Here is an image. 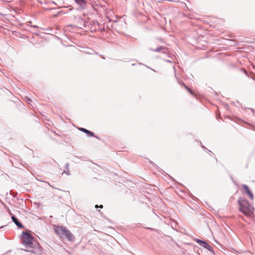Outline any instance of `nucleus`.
I'll list each match as a JSON object with an SVG mask.
<instances>
[{"label": "nucleus", "instance_id": "1", "mask_svg": "<svg viewBox=\"0 0 255 255\" xmlns=\"http://www.w3.org/2000/svg\"><path fill=\"white\" fill-rule=\"evenodd\" d=\"M54 229L56 234H57L60 238H66L70 242L74 240V236L72 233L64 226H54Z\"/></svg>", "mask_w": 255, "mask_h": 255}, {"label": "nucleus", "instance_id": "2", "mask_svg": "<svg viewBox=\"0 0 255 255\" xmlns=\"http://www.w3.org/2000/svg\"><path fill=\"white\" fill-rule=\"evenodd\" d=\"M238 203L240 211L245 216L250 217L254 214V208L246 199L240 200Z\"/></svg>", "mask_w": 255, "mask_h": 255}, {"label": "nucleus", "instance_id": "3", "mask_svg": "<svg viewBox=\"0 0 255 255\" xmlns=\"http://www.w3.org/2000/svg\"><path fill=\"white\" fill-rule=\"evenodd\" d=\"M22 240V244L25 246V250L28 252L35 253L36 252L33 249V238L31 235L23 232Z\"/></svg>", "mask_w": 255, "mask_h": 255}, {"label": "nucleus", "instance_id": "4", "mask_svg": "<svg viewBox=\"0 0 255 255\" xmlns=\"http://www.w3.org/2000/svg\"><path fill=\"white\" fill-rule=\"evenodd\" d=\"M242 188L243 190V193L246 194L251 200H254V194L250 188L246 185H243Z\"/></svg>", "mask_w": 255, "mask_h": 255}, {"label": "nucleus", "instance_id": "5", "mask_svg": "<svg viewBox=\"0 0 255 255\" xmlns=\"http://www.w3.org/2000/svg\"><path fill=\"white\" fill-rule=\"evenodd\" d=\"M80 130H81V131H83L87 134H88L89 136H94V133L93 132H91L84 128H79Z\"/></svg>", "mask_w": 255, "mask_h": 255}, {"label": "nucleus", "instance_id": "6", "mask_svg": "<svg viewBox=\"0 0 255 255\" xmlns=\"http://www.w3.org/2000/svg\"><path fill=\"white\" fill-rule=\"evenodd\" d=\"M11 218L13 222L17 226H18V227H22V224L18 221V220L17 218H16L14 216H12Z\"/></svg>", "mask_w": 255, "mask_h": 255}, {"label": "nucleus", "instance_id": "7", "mask_svg": "<svg viewBox=\"0 0 255 255\" xmlns=\"http://www.w3.org/2000/svg\"><path fill=\"white\" fill-rule=\"evenodd\" d=\"M78 4L82 5L83 3H85V2L84 0H74Z\"/></svg>", "mask_w": 255, "mask_h": 255}, {"label": "nucleus", "instance_id": "8", "mask_svg": "<svg viewBox=\"0 0 255 255\" xmlns=\"http://www.w3.org/2000/svg\"><path fill=\"white\" fill-rule=\"evenodd\" d=\"M184 85V87H185V88L188 90L190 93H192V91L187 87L185 85L183 84Z\"/></svg>", "mask_w": 255, "mask_h": 255}, {"label": "nucleus", "instance_id": "9", "mask_svg": "<svg viewBox=\"0 0 255 255\" xmlns=\"http://www.w3.org/2000/svg\"><path fill=\"white\" fill-rule=\"evenodd\" d=\"M95 208H103V206L102 205H101L100 206H98V205H96L95 206Z\"/></svg>", "mask_w": 255, "mask_h": 255}, {"label": "nucleus", "instance_id": "10", "mask_svg": "<svg viewBox=\"0 0 255 255\" xmlns=\"http://www.w3.org/2000/svg\"><path fill=\"white\" fill-rule=\"evenodd\" d=\"M197 242H198V243H204V244H206V245H208L207 243H206L205 242H203V241H200V240H198V241H197Z\"/></svg>", "mask_w": 255, "mask_h": 255}, {"label": "nucleus", "instance_id": "11", "mask_svg": "<svg viewBox=\"0 0 255 255\" xmlns=\"http://www.w3.org/2000/svg\"><path fill=\"white\" fill-rule=\"evenodd\" d=\"M28 100L29 102H32V101L30 100V99H28Z\"/></svg>", "mask_w": 255, "mask_h": 255}, {"label": "nucleus", "instance_id": "12", "mask_svg": "<svg viewBox=\"0 0 255 255\" xmlns=\"http://www.w3.org/2000/svg\"><path fill=\"white\" fill-rule=\"evenodd\" d=\"M28 100L29 102H32V101L30 100V99H28Z\"/></svg>", "mask_w": 255, "mask_h": 255}, {"label": "nucleus", "instance_id": "13", "mask_svg": "<svg viewBox=\"0 0 255 255\" xmlns=\"http://www.w3.org/2000/svg\"><path fill=\"white\" fill-rule=\"evenodd\" d=\"M210 156L212 157L213 159L214 158V157L212 155H210Z\"/></svg>", "mask_w": 255, "mask_h": 255}, {"label": "nucleus", "instance_id": "14", "mask_svg": "<svg viewBox=\"0 0 255 255\" xmlns=\"http://www.w3.org/2000/svg\"><path fill=\"white\" fill-rule=\"evenodd\" d=\"M38 246V245H37L35 244L34 246Z\"/></svg>", "mask_w": 255, "mask_h": 255}]
</instances>
